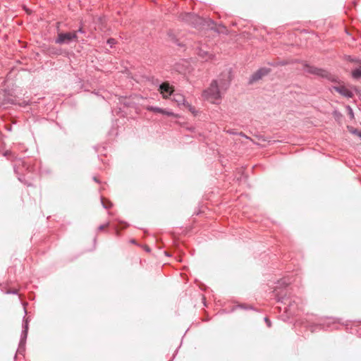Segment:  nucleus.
Segmentation results:
<instances>
[{"mask_svg": "<svg viewBox=\"0 0 361 361\" xmlns=\"http://www.w3.org/2000/svg\"><path fill=\"white\" fill-rule=\"evenodd\" d=\"M146 109L149 111H153L155 113L161 114V112H163V109L157 106H148Z\"/></svg>", "mask_w": 361, "mask_h": 361, "instance_id": "obj_13", "label": "nucleus"}, {"mask_svg": "<svg viewBox=\"0 0 361 361\" xmlns=\"http://www.w3.org/2000/svg\"><path fill=\"white\" fill-rule=\"evenodd\" d=\"M352 76L355 79H359L361 77V66L360 68L355 69L352 72Z\"/></svg>", "mask_w": 361, "mask_h": 361, "instance_id": "obj_12", "label": "nucleus"}, {"mask_svg": "<svg viewBox=\"0 0 361 361\" xmlns=\"http://www.w3.org/2000/svg\"><path fill=\"white\" fill-rule=\"evenodd\" d=\"M304 71L307 73L321 76L322 78H327L329 80H334V76L331 75L328 71L317 68L309 65H305Z\"/></svg>", "mask_w": 361, "mask_h": 361, "instance_id": "obj_4", "label": "nucleus"}, {"mask_svg": "<svg viewBox=\"0 0 361 361\" xmlns=\"http://www.w3.org/2000/svg\"><path fill=\"white\" fill-rule=\"evenodd\" d=\"M334 89L337 92H338L339 94H341V95H343L345 97L351 98L353 96V93L352 92V91L350 90L348 88H347L345 86L342 85V86H338V87H334Z\"/></svg>", "mask_w": 361, "mask_h": 361, "instance_id": "obj_10", "label": "nucleus"}, {"mask_svg": "<svg viewBox=\"0 0 361 361\" xmlns=\"http://www.w3.org/2000/svg\"><path fill=\"white\" fill-rule=\"evenodd\" d=\"M286 290H282L281 293L277 289H276L274 290V295L278 302H281L286 305L284 307L285 312L290 315H293L295 314L298 305L296 304L295 299L292 300L286 297Z\"/></svg>", "mask_w": 361, "mask_h": 361, "instance_id": "obj_2", "label": "nucleus"}, {"mask_svg": "<svg viewBox=\"0 0 361 361\" xmlns=\"http://www.w3.org/2000/svg\"><path fill=\"white\" fill-rule=\"evenodd\" d=\"M76 32H77V33H78V32H80V33H84V32H85V31H84V30L82 29V27H80V28L78 29V30H77Z\"/></svg>", "mask_w": 361, "mask_h": 361, "instance_id": "obj_21", "label": "nucleus"}, {"mask_svg": "<svg viewBox=\"0 0 361 361\" xmlns=\"http://www.w3.org/2000/svg\"><path fill=\"white\" fill-rule=\"evenodd\" d=\"M23 331L20 336L19 347H23L25 344L28 331V318H24L23 324Z\"/></svg>", "mask_w": 361, "mask_h": 361, "instance_id": "obj_8", "label": "nucleus"}, {"mask_svg": "<svg viewBox=\"0 0 361 361\" xmlns=\"http://www.w3.org/2000/svg\"><path fill=\"white\" fill-rule=\"evenodd\" d=\"M107 44L110 46V47H113V46L116 44V39L114 38H109L107 40Z\"/></svg>", "mask_w": 361, "mask_h": 361, "instance_id": "obj_17", "label": "nucleus"}, {"mask_svg": "<svg viewBox=\"0 0 361 361\" xmlns=\"http://www.w3.org/2000/svg\"><path fill=\"white\" fill-rule=\"evenodd\" d=\"M359 137H361V132L359 133Z\"/></svg>", "mask_w": 361, "mask_h": 361, "instance_id": "obj_23", "label": "nucleus"}, {"mask_svg": "<svg viewBox=\"0 0 361 361\" xmlns=\"http://www.w3.org/2000/svg\"><path fill=\"white\" fill-rule=\"evenodd\" d=\"M72 41H78L77 32H60L55 40L56 44H69Z\"/></svg>", "mask_w": 361, "mask_h": 361, "instance_id": "obj_3", "label": "nucleus"}, {"mask_svg": "<svg viewBox=\"0 0 361 361\" xmlns=\"http://www.w3.org/2000/svg\"><path fill=\"white\" fill-rule=\"evenodd\" d=\"M182 20L191 24L193 26H197L201 23L202 19L196 14L192 13H185L180 15Z\"/></svg>", "mask_w": 361, "mask_h": 361, "instance_id": "obj_5", "label": "nucleus"}, {"mask_svg": "<svg viewBox=\"0 0 361 361\" xmlns=\"http://www.w3.org/2000/svg\"><path fill=\"white\" fill-rule=\"evenodd\" d=\"M159 91L164 98H168L169 96L173 94L172 87L168 82H163L159 86Z\"/></svg>", "mask_w": 361, "mask_h": 361, "instance_id": "obj_9", "label": "nucleus"}, {"mask_svg": "<svg viewBox=\"0 0 361 361\" xmlns=\"http://www.w3.org/2000/svg\"><path fill=\"white\" fill-rule=\"evenodd\" d=\"M102 204L105 209H110L112 207V203L110 201H104L103 197L101 198Z\"/></svg>", "mask_w": 361, "mask_h": 361, "instance_id": "obj_14", "label": "nucleus"}, {"mask_svg": "<svg viewBox=\"0 0 361 361\" xmlns=\"http://www.w3.org/2000/svg\"><path fill=\"white\" fill-rule=\"evenodd\" d=\"M269 73V69L267 68H262L254 73L250 78V83H252L260 80L263 76L267 75Z\"/></svg>", "mask_w": 361, "mask_h": 361, "instance_id": "obj_7", "label": "nucleus"}, {"mask_svg": "<svg viewBox=\"0 0 361 361\" xmlns=\"http://www.w3.org/2000/svg\"><path fill=\"white\" fill-rule=\"evenodd\" d=\"M264 322L269 328H270L271 326V322L267 317L264 318Z\"/></svg>", "mask_w": 361, "mask_h": 361, "instance_id": "obj_19", "label": "nucleus"}, {"mask_svg": "<svg viewBox=\"0 0 361 361\" xmlns=\"http://www.w3.org/2000/svg\"><path fill=\"white\" fill-rule=\"evenodd\" d=\"M16 290L12 291V293H16Z\"/></svg>", "mask_w": 361, "mask_h": 361, "instance_id": "obj_22", "label": "nucleus"}, {"mask_svg": "<svg viewBox=\"0 0 361 361\" xmlns=\"http://www.w3.org/2000/svg\"><path fill=\"white\" fill-rule=\"evenodd\" d=\"M348 110H349V114H350L352 117H353V112L352 109H351L350 106H348Z\"/></svg>", "mask_w": 361, "mask_h": 361, "instance_id": "obj_20", "label": "nucleus"}, {"mask_svg": "<svg viewBox=\"0 0 361 361\" xmlns=\"http://www.w3.org/2000/svg\"><path fill=\"white\" fill-rule=\"evenodd\" d=\"M173 100L177 103L178 106L183 104L185 105L187 103L185 99V97L181 94H173Z\"/></svg>", "mask_w": 361, "mask_h": 361, "instance_id": "obj_11", "label": "nucleus"}, {"mask_svg": "<svg viewBox=\"0 0 361 361\" xmlns=\"http://www.w3.org/2000/svg\"><path fill=\"white\" fill-rule=\"evenodd\" d=\"M186 107H188V110L192 112L193 114H196V110L195 109L194 106H191L190 104H188V102L185 104V105Z\"/></svg>", "mask_w": 361, "mask_h": 361, "instance_id": "obj_15", "label": "nucleus"}, {"mask_svg": "<svg viewBox=\"0 0 361 361\" xmlns=\"http://www.w3.org/2000/svg\"><path fill=\"white\" fill-rule=\"evenodd\" d=\"M197 54L198 56L204 61H207L213 59L214 55L210 54L207 47H201L197 49Z\"/></svg>", "mask_w": 361, "mask_h": 361, "instance_id": "obj_6", "label": "nucleus"}, {"mask_svg": "<svg viewBox=\"0 0 361 361\" xmlns=\"http://www.w3.org/2000/svg\"><path fill=\"white\" fill-rule=\"evenodd\" d=\"M229 85L226 80L220 79L213 80L210 86L205 90L203 93V97L212 103L216 104L221 98L223 91H226Z\"/></svg>", "mask_w": 361, "mask_h": 361, "instance_id": "obj_1", "label": "nucleus"}, {"mask_svg": "<svg viewBox=\"0 0 361 361\" xmlns=\"http://www.w3.org/2000/svg\"><path fill=\"white\" fill-rule=\"evenodd\" d=\"M109 223L107 222L106 224H102V225H100L99 227H98V230L99 231H103L105 228H106L107 226H109Z\"/></svg>", "mask_w": 361, "mask_h": 361, "instance_id": "obj_18", "label": "nucleus"}, {"mask_svg": "<svg viewBox=\"0 0 361 361\" xmlns=\"http://www.w3.org/2000/svg\"><path fill=\"white\" fill-rule=\"evenodd\" d=\"M161 114H164V115H166L168 116H175L173 112H172L171 111H167L166 109H163V112H161Z\"/></svg>", "mask_w": 361, "mask_h": 361, "instance_id": "obj_16", "label": "nucleus"}]
</instances>
